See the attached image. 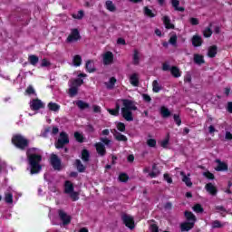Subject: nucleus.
Masks as SVG:
<instances>
[{"mask_svg":"<svg viewBox=\"0 0 232 232\" xmlns=\"http://www.w3.org/2000/svg\"><path fill=\"white\" fill-rule=\"evenodd\" d=\"M82 160H83V162H88L90 160V152L88 151V150H83L82 151Z\"/></svg>","mask_w":232,"mask_h":232,"instance_id":"nucleus-38","label":"nucleus"},{"mask_svg":"<svg viewBox=\"0 0 232 232\" xmlns=\"http://www.w3.org/2000/svg\"><path fill=\"white\" fill-rule=\"evenodd\" d=\"M72 17L73 19H79V20L82 19V17H84V11L82 10L78 11V14H73Z\"/></svg>","mask_w":232,"mask_h":232,"instance_id":"nucleus-43","label":"nucleus"},{"mask_svg":"<svg viewBox=\"0 0 232 232\" xmlns=\"http://www.w3.org/2000/svg\"><path fill=\"white\" fill-rule=\"evenodd\" d=\"M204 37H211L213 35V31L211 30V27H207L203 31Z\"/></svg>","mask_w":232,"mask_h":232,"instance_id":"nucleus-42","label":"nucleus"},{"mask_svg":"<svg viewBox=\"0 0 232 232\" xmlns=\"http://www.w3.org/2000/svg\"><path fill=\"white\" fill-rule=\"evenodd\" d=\"M65 193L69 195V193H72L73 191V184L70 181H65Z\"/></svg>","mask_w":232,"mask_h":232,"instance_id":"nucleus-32","label":"nucleus"},{"mask_svg":"<svg viewBox=\"0 0 232 232\" xmlns=\"http://www.w3.org/2000/svg\"><path fill=\"white\" fill-rule=\"evenodd\" d=\"M81 39V34L78 29H72L71 34L67 37V43H75Z\"/></svg>","mask_w":232,"mask_h":232,"instance_id":"nucleus-8","label":"nucleus"},{"mask_svg":"<svg viewBox=\"0 0 232 232\" xmlns=\"http://www.w3.org/2000/svg\"><path fill=\"white\" fill-rule=\"evenodd\" d=\"M121 220L123 224L126 226V227H129V229H131V230L135 229V220L133 219V217L128 214H122Z\"/></svg>","mask_w":232,"mask_h":232,"instance_id":"nucleus-5","label":"nucleus"},{"mask_svg":"<svg viewBox=\"0 0 232 232\" xmlns=\"http://www.w3.org/2000/svg\"><path fill=\"white\" fill-rule=\"evenodd\" d=\"M74 138L78 142H84V137H82V134H81L80 132H75Z\"/></svg>","mask_w":232,"mask_h":232,"instance_id":"nucleus-48","label":"nucleus"},{"mask_svg":"<svg viewBox=\"0 0 232 232\" xmlns=\"http://www.w3.org/2000/svg\"><path fill=\"white\" fill-rule=\"evenodd\" d=\"M121 102L123 106L121 108V115L125 121L131 122L133 121V112L131 111H137V105H135V102L128 99H123Z\"/></svg>","mask_w":232,"mask_h":232,"instance_id":"nucleus-2","label":"nucleus"},{"mask_svg":"<svg viewBox=\"0 0 232 232\" xmlns=\"http://www.w3.org/2000/svg\"><path fill=\"white\" fill-rule=\"evenodd\" d=\"M147 145L150 147V148H155L157 146V140H155V139H149L147 140Z\"/></svg>","mask_w":232,"mask_h":232,"instance_id":"nucleus-47","label":"nucleus"},{"mask_svg":"<svg viewBox=\"0 0 232 232\" xmlns=\"http://www.w3.org/2000/svg\"><path fill=\"white\" fill-rule=\"evenodd\" d=\"M83 82H84V81L81 78L74 79V80L71 81L70 86H72V88H79V86L82 85Z\"/></svg>","mask_w":232,"mask_h":232,"instance_id":"nucleus-24","label":"nucleus"},{"mask_svg":"<svg viewBox=\"0 0 232 232\" xmlns=\"http://www.w3.org/2000/svg\"><path fill=\"white\" fill-rule=\"evenodd\" d=\"M192 45L195 47L202 46V37L200 35H194L192 37Z\"/></svg>","mask_w":232,"mask_h":232,"instance_id":"nucleus-21","label":"nucleus"},{"mask_svg":"<svg viewBox=\"0 0 232 232\" xmlns=\"http://www.w3.org/2000/svg\"><path fill=\"white\" fill-rule=\"evenodd\" d=\"M184 82H191V74L190 73H187L185 75Z\"/></svg>","mask_w":232,"mask_h":232,"instance_id":"nucleus-62","label":"nucleus"},{"mask_svg":"<svg viewBox=\"0 0 232 232\" xmlns=\"http://www.w3.org/2000/svg\"><path fill=\"white\" fill-rule=\"evenodd\" d=\"M205 188H206L208 193H210V195H212L213 197H215V195H217V193H218L217 187L215 185H213L212 183H208Z\"/></svg>","mask_w":232,"mask_h":232,"instance_id":"nucleus-15","label":"nucleus"},{"mask_svg":"<svg viewBox=\"0 0 232 232\" xmlns=\"http://www.w3.org/2000/svg\"><path fill=\"white\" fill-rule=\"evenodd\" d=\"M170 72H171V75H173V77H176V78H179L180 77V69H179V67L177 66H172L170 68Z\"/></svg>","mask_w":232,"mask_h":232,"instance_id":"nucleus-30","label":"nucleus"},{"mask_svg":"<svg viewBox=\"0 0 232 232\" xmlns=\"http://www.w3.org/2000/svg\"><path fill=\"white\" fill-rule=\"evenodd\" d=\"M117 129L119 130V131H126V125H124V123L122 122H119L117 124Z\"/></svg>","mask_w":232,"mask_h":232,"instance_id":"nucleus-55","label":"nucleus"},{"mask_svg":"<svg viewBox=\"0 0 232 232\" xmlns=\"http://www.w3.org/2000/svg\"><path fill=\"white\" fill-rule=\"evenodd\" d=\"M12 142L19 150H26L29 141L21 134H16L12 138Z\"/></svg>","mask_w":232,"mask_h":232,"instance_id":"nucleus-3","label":"nucleus"},{"mask_svg":"<svg viewBox=\"0 0 232 232\" xmlns=\"http://www.w3.org/2000/svg\"><path fill=\"white\" fill-rule=\"evenodd\" d=\"M140 61V56L139 55V51L135 49L133 53V64L135 65L139 64Z\"/></svg>","mask_w":232,"mask_h":232,"instance_id":"nucleus-40","label":"nucleus"},{"mask_svg":"<svg viewBox=\"0 0 232 232\" xmlns=\"http://www.w3.org/2000/svg\"><path fill=\"white\" fill-rule=\"evenodd\" d=\"M28 61L30 64H32L33 66H35L37 63H39V57H37L36 55L31 54L28 57Z\"/></svg>","mask_w":232,"mask_h":232,"instance_id":"nucleus-34","label":"nucleus"},{"mask_svg":"<svg viewBox=\"0 0 232 232\" xmlns=\"http://www.w3.org/2000/svg\"><path fill=\"white\" fill-rule=\"evenodd\" d=\"M96 151L101 157H104L106 155V148L104 144L102 142L95 143Z\"/></svg>","mask_w":232,"mask_h":232,"instance_id":"nucleus-12","label":"nucleus"},{"mask_svg":"<svg viewBox=\"0 0 232 232\" xmlns=\"http://www.w3.org/2000/svg\"><path fill=\"white\" fill-rule=\"evenodd\" d=\"M159 175H160V170H152V172L149 173L151 179H155V177H159Z\"/></svg>","mask_w":232,"mask_h":232,"instance_id":"nucleus-56","label":"nucleus"},{"mask_svg":"<svg viewBox=\"0 0 232 232\" xmlns=\"http://www.w3.org/2000/svg\"><path fill=\"white\" fill-rule=\"evenodd\" d=\"M121 110V105H119V103H116V108L115 109H108L109 113H111V115H119V111Z\"/></svg>","mask_w":232,"mask_h":232,"instance_id":"nucleus-39","label":"nucleus"},{"mask_svg":"<svg viewBox=\"0 0 232 232\" xmlns=\"http://www.w3.org/2000/svg\"><path fill=\"white\" fill-rule=\"evenodd\" d=\"M128 179H130V177H128L126 173H121L119 176V180L121 182H128Z\"/></svg>","mask_w":232,"mask_h":232,"instance_id":"nucleus-50","label":"nucleus"},{"mask_svg":"<svg viewBox=\"0 0 232 232\" xmlns=\"http://www.w3.org/2000/svg\"><path fill=\"white\" fill-rule=\"evenodd\" d=\"M152 90L155 93H159V92L162 90V87L157 80H154L152 82Z\"/></svg>","mask_w":232,"mask_h":232,"instance_id":"nucleus-31","label":"nucleus"},{"mask_svg":"<svg viewBox=\"0 0 232 232\" xmlns=\"http://www.w3.org/2000/svg\"><path fill=\"white\" fill-rule=\"evenodd\" d=\"M142 98L143 101H145V102H151V97L148 94H142Z\"/></svg>","mask_w":232,"mask_h":232,"instance_id":"nucleus-59","label":"nucleus"},{"mask_svg":"<svg viewBox=\"0 0 232 232\" xmlns=\"http://www.w3.org/2000/svg\"><path fill=\"white\" fill-rule=\"evenodd\" d=\"M130 82L132 86H139V74L137 72L130 76Z\"/></svg>","mask_w":232,"mask_h":232,"instance_id":"nucleus-20","label":"nucleus"},{"mask_svg":"<svg viewBox=\"0 0 232 232\" xmlns=\"http://www.w3.org/2000/svg\"><path fill=\"white\" fill-rule=\"evenodd\" d=\"M77 93H79V88L70 86V89H69L70 97H75Z\"/></svg>","mask_w":232,"mask_h":232,"instance_id":"nucleus-41","label":"nucleus"},{"mask_svg":"<svg viewBox=\"0 0 232 232\" xmlns=\"http://www.w3.org/2000/svg\"><path fill=\"white\" fill-rule=\"evenodd\" d=\"M217 50H218L217 45L210 46L208 48V57H215V55H217Z\"/></svg>","mask_w":232,"mask_h":232,"instance_id":"nucleus-36","label":"nucleus"},{"mask_svg":"<svg viewBox=\"0 0 232 232\" xmlns=\"http://www.w3.org/2000/svg\"><path fill=\"white\" fill-rule=\"evenodd\" d=\"M162 70H163V72H168L169 70L171 71V68L169 67V65L168 63H164L162 64Z\"/></svg>","mask_w":232,"mask_h":232,"instance_id":"nucleus-60","label":"nucleus"},{"mask_svg":"<svg viewBox=\"0 0 232 232\" xmlns=\"http://www.w3.org/2000/svg\"><path fill=\"white\" fill-rule=\"evenodd\" d=\"M223 227H224V225H222V223H220V221H218V220H215L212 222V229H217V228H220Z\"/></svg>","mask_w":232,"mask_h":232,"instance_id":"nucleus-46","label":"nucleus"},{"mask_svg":"<svg viewBox=\"0 0 232 232\" xmlns=\"http://www.w3.org/2000/svg\"><path fill=\"white\" fill-rule=\"evenodd\" d=\"M25 92H26L27 95H34V93H35V90L34 89V86H32V85H29Z\"/></svg>","mask_w":232,"mask_h":232,"instance_id":"nucleus-53","label":"nucleus"},{"mask_svg":"<svg viewBox=\"0 0 232 232\" xmlns=\"http://www.w3.org/2000/svg\"><path fill=\"white\" fill-rule=\"evenodd\" d=\"M164 179H165L169 184H171V182H173V179L169 177V174H164Z\"/></svg>","mask_w":232,"mask_h":232,"instance_id":"nucleus-61","label":"nucleus"},{"mask_svg":"<svg viewBox=\"0 0 232 232\" xmlns=\"http://www.w3.org/2000/svg\"><path fill=\"white\" fill-rule=\"evenodd\" d=\"M180 175L182 177V182H184L188 188H191L193 186V182H191V179L189 178L190 174L186 176V173L181 171Z\"/></svg>","mask_w":232,"mask_h":232,"instance_id":"nucleus-13","label":"nucleus"},{"mask_svg":"<svg viewBox=\"0 0 232 232\" xmlns=\"http://www.w3.org/2000/svg\"><path fill=\"white\" fill-rule=\"evenodd\" d=\"M51 165L53 166V169L60 170L61 169V160L55 154H52L51 156Z\"/></svg>","mask_w":232,"mask_h":232,"instance_id":"nucleus-9","label":"nucleus"},{"mask_svg":"<svg viewBox=\"0 0 232 232\" xmlns=\"http://www.w3.org/2000/svg\"><path fill=\"white\" fill-rule=\"evenodd\" d=\"M111 63H113V53L106 52L103 54V64L108 65L111 64Z\"/></svg>","mask_w":232,"mask_h":232,"instance_id":"nucleus-11","label":"nucleus"},{"mask_svg":"<svg viewBox=\"0 0 232 232\" xmlns=\"http://www.w3.org/2000/svg\"><path fill=\"white\" fill-rule=\"evenodd\" d=\"M171 5L176 12H184L185 10L184 7H179V5H180V1L179 0H171Z\"/></svg>","mask_w":232,"mask_h":232,"instance_id":"nucleus-25","label":"nucleus"},{"mask_svg":"<svg viewBox=\"0 0 232 232\" xmlns=\"http://www.w3.org/2000/svg\"><path fill=\"white\" fill-rule=\"evenodd\" d=\"M173 117H174V121H175L176 124L178 126H180L182 124V120H180V115L174 114Z\"/></svg>","mask_w":232,"mask_h":232,"instance_id":"nucleus-52","label":"nucleus"},{"mask_svg":"<svg viewBox=\"0 0 232 232\" xmlns=\"http://www.w3.org/2000/svg\"><path fill=\"white\" fill-rule=\"evenodd\" d=\"M76 105L78 106V108L80 110H86V108H90V104H88L87 102H84L83 101H77L76 102Z\"/></svg>","mask_w":232,"mask_h":232,"instance_id":"nucleus-35","label":"nucleus"},{"mask_svg":"<svg viewBox=\"0 0 232 232\" xmlns=\"http://www.w3.org/2000/svg\"><path fill=\"white\" fill-rule=\"evenodd\" d=\"M195 227V225L193 223L185 222L180 225V230L182 232L184 231H190V229H193Z\"/></svg>","mask_w":232,"mask_h":232,"instance_id":"nucleus-19","label":"nucleus"},{"mask_svg":"<svg viewBox=\"0 0 232 232\" xmlns=\"http://www.w3.org/2000/svg\"><path fill=\"white\" fill-rule=\"evenodd\" d=\"M105 8L109 10V12H117V6H115V4L111 0H107L105 2Z\"/></svg>","mask_w":232,"mask_h":232,"instance_id":"nucleus-22","label":"nucleus"},{"mask_svg":"<svg viewBox=\"0 0 232 232\" xmlns=\"http://www.w3.org/2000/svg\"><path fill=\"white\" fill-rule=\"evenodd\" d=\"M4 200L6 204H14V194L12 193V188H8L5 192Z\"/></svg>","mask_w":232,"mask_h":232,"instance_id":"nucleus-10","label":"nucleus"},{"mask_svg":"<svg viewBox=\"0 0 232 232\" xmlns=\"http://www.w3.org/2000/svg\"><path fill=\"white\" fill-rule=\"evenodd\" d=\"M194 63L196 64H204V56L200 54H194Z\"/></svg>","mask_w":232,"mask_h":232,"instance_id":"nucleus-33","label":"nucleus"},{"mask_svg":"<svg viewBox=\"0 0 232 232\" xmlns=\"http://www.w3.org/2000/svg\"><path fill=\"white\" fill-rule=\"evenodd\" d=\"M193 210L196 213H203L204 212V208H202V206H200V204H197L193 207Z\"/></svg>","mask_w":232,"mask_h":232,"instance_id":"nucleus-51","label":"nucleus"},{"mask_svg":"<svg viewBox=\"0 0 232 232\" xmlns=\"http://www.w3.org/2000/svg\"><path fill=\"white\" fill-rule=\"evenodd\" d=\"M227 112L228 113H232V102H229L227 103Z\"/></svg>","mask_w":232,"mask_h":232,"instance_id":"nucleus-64","label":"nucleus"},{"mask_svg":"<svg viewBox=\"0 0 232 232\" xmlns=\"http://www.w3.org/2000/svg\"><path fill=\"white\" fill-rule=\"evenodd\" d=\"M160 114L163 117V119H168V117L171 116V111H169V109L162 106L160 108Z\"/></svg>","mask_w":232,"mask_h":232,"instance_id":"nucleus-26","label":"nucleus"},{"mask_svg":"<svg viewBox=\"0 0 232 232\" xmlns=\"http://www.w3.org/2000/svg\"><path fill=\"white\" fill-rule=\"evenodd\" d=\"M111 132L113 133L114 139H116V140H119L121 142L128 141V138L125 135L121 134V132L117 131V130H111Z\"/></svg>","mask_w":232,"mask_h":232,"instance_id":"nucleus-14","label":"nucleus"},{"mask_svg":"<svg viewBox=\"0 0 232 232\" xmlns=\"http://www.w3.org/2000/svg\"><path fill=\"white\" fill-rule=\"evenodd\" d=\"M189 23H190V24H192V26H197V24H198L199 22H198V18L191 17L189 19Z\"/></svg>","mask_w":232,"mask_h":232,"instance_id":"nucleus-58","label":"nucleus"},{"mask_svg":"<svg viewBox=\"0 0 232 232\" xmlns=\"http://www.w3.org/2000/svg\"><path fill=\"white\" fill-rule=\"evenodd\" d=\"M169 43L172 46H177V34H172L169 40Z\"/></svg>","mask_w":232,"mask_h":232,"instance_id":"nucleus-45","label":"nucleus"},{"mask_svg":"<svg viewBox=\"0 0 232 232\" xmlns=\"http://www.w3.org/2000/svg\"><path fill=\"white\" fill-rule=\"evenodd\" d=\"M117 82V79L111 78L109 82H105V86L107 90H113L115 83Z\"/></svg>","mask_w":232,"mask_h":232,"instance_id":"nucleus-28","label":"nucleus"},{"mask_svg":"<svg viewBox=\"0 0 232 232\" xmlns=\"http://www.w3.org/2000/svg\"><path fill=\"white\" fill-rule=\"evenodd\" d=\"M163 23H164L165 28H167V30H174L175 29V24H171V19H169V16L163 17Z\"/></svg>","mask_w":232,"mask_h":232,"instance_id":"nucleus-17","label":"nucleus"},{"mask_svg":"<svg viewBox=\"0 0 232 232\" xmlns=\"http://www.w3.org/2000/svg\"><path fill=\"white\" fill-rule=\"evenodd\" d=\"M39 151L37 148L28 149L26 151L27 160L29 162L31 170V175H35L41 171L43 167H41V160H43V156L36 154Z\"/></svg>","mask_w":232,"mask_h":232,"instance_id":"nucleus-1","label":"nucleus"},{"mask_svg":"<svg viewBox=\"0 0 232 232\" xmlns=\"http://www.w3.org/2000/svg\"><path fill=\"white\" fill-rule=\"evenodd\" d=\"M69 195H70L71 198L74 201L79 198V194L73 190H72V192H70Z\"/></svg>","mask_w":232,"mask_h":232,"instance_id":"nucleus-54","label":"nucleus"},{"mask_svg":"<svg viewBox=\"0 0 232 232\" xmlns=\"http://www.w3.org/2000/svg\"><path fill=\"white\" fill-rule=\"evenodd\" d=\"M218 167L216 168L217 171H227V164L220 161V160H216Z\"/></svg>","mask_w":232,"mask_h":232,"instance_id":"nucleus-18","label":"nucleus"},{"mask_svg":"<svg viewBox=\"0 0 232 232\" xmlns=\"http://www.w3.org/2000/svg\"><path fill=\"white\" fill-rule=\"evenodd\" d=\"M150 231L151 232H159V227H157V225H155V224L150 225Z\"/></svg>","mask_w":232,"mask_h":232,"instance_id":"nucleus-63","label":"nucleus"},{"mask_svg":"<svg viewBox=\"0 0 232 232\" xmlns=\"http://www.w3.org/2000/svg\"><path fill=\"white\" fill-rule=\"evenodd\" d=\"M216 211L218 213H221V215H224V213H227V210L226 209V208H224V206H217Z\"/></svg>","mask_w":232,"mask_h":232,"instance_id":"nucleus-49","label":"nucleus"},{"mask_svg":"<svg viewBox=\"0 0 232 232\" xmlns=\"http://www.w3.org/2000/svg\"><path fill=\"white\" fill-rule=\"evenodd\" d=\"M66 144H70V138H68V134L66 132L62 131L58 140L55 143V148L59 150L61 148H64Z\"/></svg>","mask_w":232,"mask_h":232,"instance_id":"nucleus-4","label":"nucleus"},{"mask_svg":"<svg viewBox=\"0 0 232 232\" xmlns=\"http://www.w3.org/2000/svg\"><path fill=\"white\" fill-rule=\"evenodd\" d=\"M47 108H49L51 111H59V110H61V106L59 104L52 102L48 103Z\"/></svg>","mask_w":232,"mask_h":232,"instance_id":"nucleus-29","label":"nucleus"},{"mask_svg":"<svg viewBox=\"0 0 232 232\" xmlns=\"http://www.w3.org/2000/svg\"><path fill=\"white\" fill-rule=\"evenodd\" d=\"M58 215L63 226H68L72 222V218L64 210L59 209Z\"/></svg>","mask_w":232,"mask_h":232,"instance_id":"nucleus-7","label":"nucleus"},{"mask_svg":"<svg viewBox=\"0 0 232 232\" xmlns=\"http://www.w3.org/2000/svg\"><path fill=\"white\" fill-rule=\"evenodd\" d=\"M144 14L148 17H155V14L151 11V9L148 8V6L144 7Z\"/></svg>","mask_w":232,"mask_h":232,"instance_id":"nucleus-44","label":"nucleus"},{"mask_svg":"<svg viewBox=\"0 0 232 232\" xmlns=\"http://www.w3.org/2000/svg\"><path fill=\"white\" fill-rule=\"evenodd\" d=\"M82 58L81 57V55H75L72 59V64L73 66H79L80 64H82Z\"/></svg>","mask_w":232,"mask_h":232,"instance_id":"nucleus-37","label":"nucleus"},{"mask_svg":"<svg viewBox=\"0 0 232 232\" xmlns=\"http://www.w3.org/2000/svg\"><path fill=\"white\" fill-rule=\"evenodd\" d=\"M100 140L105 144V146H110V144H111V140H110L108 138H101Z\"/></svg>","mask_w":232,"mask_h":232,"instance_id":"nucleus-57","label":"nucleus"},{"mask_svg":"<svg viewBox=\"0 0 232 232\" xmlns=\"http://www.w3.org/2000/svg\"><path fill=\"white\" fill-rule=\"evenodd\" d=\"M30 108L34 111H37L44 108V103L39 99H34L30 102Z\"/></svg>","mask_w":232,"mask_h":232,"instance_id":"nucleus-6","label":"nucleus"},{"mask_svg":"<svg viewBox=\"0 0 232 232\" xmlns=\"http://www.w3.org/2000/svg\"><path fill=\"white\" fill-rule=\"evenodd\" d=\"M75 167L78 169L79 173H84V171H86V167L82 165V162L81 161V160H75Z\"/></svg>","mask_w":232,"mask_h":232,"instance_id":"nucleus-23","label":"nucleus"},{"mask_svg":"<svg viewBox=\"0 0 232 232\" xmlns=\"http://www.w3.org/2000/svg\"><path fill=\"white\" fill-rule=\"evenodd\" d=\"M85 68L87 72H89V73L95 72V65L93 64V61L92 60L87 61Z\"/></svg>","mask_w":232,"mask_h":232,"instance_id":"nucleus-27","label":"nucleus"},{"mask_svg":"<svg viewBox=\"0 0 232 232\" xmlns=\"http://www.w3.org/2000/svg\"><path fill=\"white\" fill-rule=\"evenodd\" d=\"M185 217L190 224H194L197 222V217H195V214L189 211H185Z\"/></svg>","mask_w":232,"mask_h":232,"instance_id":"nucleus-16","label":"nucleus"}]
</instances>
